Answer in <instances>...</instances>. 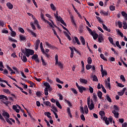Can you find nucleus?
Returning <instances> with one entry per match:
<instances>
[{
    "mask_svg": "<svg viewBox=\"0 0 127 127\" xmlns=\"http://www.w3.org/2000/svg\"><path fill=\"white\" fill-rule=\"evenodd\" d=\"M20 56V54H19V56L20 57L21 59H22L23 62H27V58H26V57L25 56H23L22 57V55H23V54L21 53Z\"/></svg>",
    "mask_w": 127,
    "mask_h": 127,
    "instance_id": "nucleus-11",
    "label": "nucleus"
},
{
    "mask_svg": "<svg viewBox=\"0 0 127 127\" xmlns=\"http://www.w3.org/2000/svg\"><path fill=\"white\" fill-rule=\"evenodd\" d=\"M84 110L85 114L87 115L88 114L89 110H88V106L87 105H85L84 107Z\"/></svg>",
    "mask_w": 127,
    "mask_h": 127,
    "instance_id": "nucleus-43",
    "label": "nucleus"
},
{
    "mask_svg": "<svg viewBox=\"0 0 127 127\" xmlns=\"http://www.w3.org/2000/svg\"><path fill=\"white\" fill-rule=\"evenodd\" d=\"M56 81L58 82V83H60V84H64V82L62 81H61L60 80V79L58 78H56Z\"/></svg>",
    "mask_w": 127,
    "mask_h": 127,
    "instance_id": "nucleus-59",
    "label": "nucleus"
},
{
    "mask_svg": "<svg viewBox=\"0 0 127 127\" xmlns=\"http://www.w3.org/2000/svg\"><path fill=\"white\" fill-rule=\"evenodd\" d=\"M41 18L43 20V21H45V22L47 20L45 19V18H44V14H43L42 12H41Z\"/></svg>",
    "mask_w": 127,
    "mask_h": 127,
    "instance_id": "nucleus-41",
    "label": "nucleus"
},
{
    "mask_svg": "<svg viewBox=\"0 0 127 127\" xmlns=\"http://www.w3.org/2000/svg\"><path fill=\"white\" fill-rule=\"evenodd\" d=\"M100 67H101V72L102 74V78H104L105 76H107V75H108V72L106 70H104V67H103V65L101 64Z\"/></svg>",
    "mask_w": 127,
    "mask_h": 127,
    "instance_id": "nucleus-3",
    "label": "nucleus"
},
{
    "mask_svg": "<svg viewBox=\"0 0 127 127\" xmlns=\"http://www.w3.org/2000/svg\"><path fill=\"white\" fill-rule=\"evenodd\" d=\"M8 40H9V41H11L12 42H17V41H16V40H15L11 37H9Z\"/></svg>",
    "mask_w": 127,
    "mask_h": 127,
    "instance_id": "nucleus-53",
    "label": "nucleus"
},
{
    "mask_svg": "<svg viewBox=\"0 0 127 127\" xmlns=\"http://www.w3.org/2000/svg\"><path fill=\"white\" fill-rule=\"evenodd\" d=\"M54 15H55V17L57 18L58 21H60V22H61V23H62V24L64 25V26H65V27L67 26V24H66V23L64 22V20H63V19H62V18H61L60 16H58V13H57V12L56 14H54Z\"/></svg>",
    "mask_w": 127,
    "mask_h": 127,
    "instance_id": "nucleus-2",
    "label": "nucleus"
},
{
    "mask_svg": "<svg viewBox=\"0 0 127 127\" xmlns=\"http://www.w3.org/2000/svg\"><path fill=\"white\" fill-rule=\"evenodd\" d=\"M108 40H109L110 43H111L112 45H115V44L114 43V39H113V38H112V37H109V38H108Z\"/></svg>",
    "mask_w": 127,
    "mask_h": 127,
    "instance_id": "nucleus-39",
    "label": "nucleus"
},
{
    "mask_svg": "<svg viewBox=\"0 0 127 127\" xmlns=\"http://www.w3.org/2000/svg\"><path fill=\"white\" fill-rule=\"evenodd\" d=\"M19 38L21 41H24V40H26V38L25 37V36H23V35H20Z\"/></svg>",
    "mask_w": 127,
    "mask_h": 127,
    "instance_id": "nucleus-34",
    "label": "nucleus"
},
{
    "mask_svg": "<svg viewBox=\"0 0 127 127\" xmlns=\"http://www.w3.org/2000/svg\"><path fill=\"white\" fill-rule=\"evenodd\" d=\"M3 91L4 93H5L6 94H10V91L8 89H4Z\"/></svg>",
    "mask_w": 127,
    "mask_h": 127,
    "instance_id": "nucleus-57",
    "label": "nucleus"
},
{
    "mask_svg": "<svg viewBox=\"0 0 127 127\" xmlns=\"http://www.w3.org/2000/svg\"><path fill=\"white\" fill-rule=\"evenodd\" d=\"M92 78H93V81L94 82H98L99 81V80L98 79V77L96 75H92Z\"/></svg>",
    "mask_w": 127,
    "mask_h": 127,
    "instance_id": "nucleus-31",
    "label": "nucleus"
},
{
    "mask_svg": "<svg viewBox=\"0 0 127 127\" xmlns=\"http://www.w3.org/2000/svg\"><path fill=\"white\" fill-rule=\"evenodd\" d=\"M50 6L52 10H55L56 9V7H55V6L54 5V4L51 3Z\"/></svg>",
    "mask_w": 127,
    "mask_h": 127,
    "instance_id": "nucleus-50",
    "label": "nucleus"
},
{
    "mask_svg": "<svg viewBox=\"0 0 127 127\" xmlns=\"http://www.w3.org/2000/svg\"><path fill=\"white\" fill-rule=\"evenodd\" d=\"M102 120L103 121H104L106 125H107V126H109V125H110V122H109V120H108L107 117H104Z\"/></svg>",
    "mask_w": 127,
    "mask_h": 127,
    "instance_id": "nucleus-27",
    "label": "nucleus"
},
{
    "mask_svg": "<svg viewBox=\"0 0 127 127\" xmlns=\"http://www.w3.org/2000/svg\"><path fill=\"white\" fill-rule=\"evenodd\" d=\"M87 106H88L89 110L90 111H92V110H93V109H94V103L93 102V100H91L90 101V102L89 103H87Z\"/></svg>",
    "mask_w": 127,
    "mask_h": 127,
    "instance_id": "nucleus-6",
    "label": "nucleus"
},
{
    "mask_svg": "<svg viewBox=\"0 0 127 127\" xmlns=\"http://www.w3.org/2000/svg\"><path fill=\"white\" fill-rule=\"evenodd\" d=\"M103 29L105 30H106V31H108V32H111V29L110 28H108V27L105 25V24L102 23V24Z\"/></svg>",
    "mask_w": 127,
    "mask_h": 127,
    "instance_id": "nucleus-19",
    "label": "nucleus"
},
{
    "mask_svg": "<svg viewBox=\"0 0 127 127\" xmlns=\"http://www.w3.org/2000/svg\"><path fill=\"white\" fill-rule=\"evenodd\" d=\"M80 111L81 114H85V111H84V107L81 106L80 107Z\"/></svg>",
    "mask_w": 127,
    "mask_h": 127,
    "instance_id": "nucleus-55",
    "label": "nucleus"
},
{
    "mask_svg": "<svg viewBox=\"0 0 127 127\" xmlns=\"http://www.w3.org/2000/svg\"><path fill=\"white\" fill-rule=\"evenodd\" d=\"M121 14L123 16H124V17L127 16V12H125V11H122L121 12Z\"/></svg>",
    "mask_w": 127,
    "mask_h": 127,
    "instance_id": "nucleus-64",
    "label": "nucleus"
},
{
    "mask_svg": "<svg viewBox=\"0 0 127 127\" xmlns=\"http://www.w3.org/2000/svg\"><path fill=\"white\" fill-rule=\"evenodd\" d=\"M92 58L91 57H88L87 59L88 64H92Z\"/></svg>",
    "mask_w": 127,
    "mask_h": 127,
    "instance_id": "nucleus-45",
    "label": "nucleus"
},
{
    "mask_svg": "<svg viewBox=\"0 0 127 127\" xmlns=\"http://www.w3.org/2000/svg\"><path fill=\"white\" fill-rule=\"evenodd\" d=\"M106 99L107 101L109 102V103H112V99L110 98L109 94L106 95Z\"/></svg>",
    "mask_w": 127,
    "mask_h": 127,
    "instance_id": "nucleus-48",
    "label": "nucleus"
},
{
    "mask_svg": "<svg viewBox=\"0 0 127 127\" xmlns=\"http://www.w3.org/2000/svg\"><path fill=\"white\" fill-rule=\"evenodd\" d=\"M74 39L77 45H81V43L80 42V41H79V39H78L77 37H74Z\"/></svg>",
    "mask_w": 127,
    "mask_h": 127,
    "instance_id": "nucleus-35",
    "label": "nucleus"
},
{
    "mask_svg": "<svg viewBox=\"0 0 127 127\" xmlns=\"http://www.w3.org/2000/svg\"><path fill=\"white\" fill-rule=\"evenodd\" d=\"M93 98L94 102H97V99H98V97H97L96 93H93Z\"/></svg>",
    "mask_w": 127,
    "mask_h": 127,
    "instance_id": "nucleus-42",
    "label": "nucleus"
},
{
    "mask_svg": "<svg viewBox=\"0 0 127 127\" xmlns=\"http://www.w3.org/2000/svg\"><path fill=\"white\" fill-rule=\"evenodd\" d=\"M45 116H47V117L50 119V120H52V117H51V113L49 112H46L44 113Z\"/></svg>",
    "mask_w": 127,
    "mask_h": 127,
    "instance_id": "nucleus-17",
    "label": "nucleus"
},
{
    "mask_svg": "<svg viewBox=\"0 0 127 127\" xmlns=\"http://www.w3.org/2000/svg\"><path fill=\"white\" fill-rule=\"evenodd\" d=\"M27 31L28 32H29V33H30L32 36L34 37H36V33L32 31V30L30 29H27Z\"/></svg>",
    "mask_w": 127,
    "mask_h": 127,
    "instance_id": "nucleus-18",
    "label": "nucleus"
},
{
    "mask_svg": "<svg viewBox=\"0 0 127 127\" xmlns=\"http://www.w3.org/2000/svg\"><path fill=\"white\" fill-rule=\"evenodd\" d=\"M56 104L59 109H62V106H61V104H60V103H59V101L58 100L56 101Z\"/></svg>",
    "mask_w": 127,
    "mask_h": 127,
    "instance_id": "nucleus-33",
    "label": "nucleus"
},
{
    "mask_svg": "<svg viewBox=\"0 0 127 127\" xmlns=\"http://www.w3.org/2000/svg\"><path fill=\"white\" fill-rule=\"evenodd\" d=\"M56 64H58L60 68H61V69H62V68H63V65L62 64L61 62H58V63H56Z\"/></svg>",
    "mask_w": 127,
    "mask_h": 127,
    "instance_id": "nucleus-61",
    "label": "nucleus"
},
{
    "mask_svg": "<svg viewBox=\"0 0 127 127\" xmlns=\"http://www.w3.org/2000/svg\"><path fill=\"white\" fill-rule=\"evenodd\" d=\"M19 31L20 32H21V33H24V30L23 29V28H21V27H19L18 28Z\"/></svg>",
    "mask_w": 127,
    "mask_h": 127,
    "instance_id": "nucleus-56",
    "label": "nucleus"
},
{
    "mask_svg": "<svg viewBox=\"0 0 127 127\" xmlns=\"http://www.w3.org/2000/svg\"><path fill=\"white\" fill-rule=\"evenodd\" d=\"M105 85L106 86V88H108L109 90H111V80L110 79V77H108L107 78V80H105Z\"/></svg>",
    "mask_w": 127,
    "mask_h": 127,
    "instance_id": "nucleus-4",
    "label": "nucleus"
},
{
    "mask_svg": "<svg viewBox=\"0 0 127 127\" xmlns=\"http://www.w3.org/2000/svg\"><path fill=\"white\" fill-rule=\"evenodd\" d=\"M112 113L114 114L115 117L116 119H119V112H118V111H116V110H113L112 111Z\"/></svg>",
    "mask_w": 127,
    "mask_h": 127,
    "instance_id": "nucleus-22",
    "label": "nucleus"
},
{
    "mask_svg": "<svg viewBox=\"0 0 127 127\" xmlns=\"http://www.w3.org/2000/svg\"><path fill=\"white\" fill-rule=\"evenodd\" d=\"M2 116L4 117V118H5V119H9V117H10L9 114H8V113L4 111H2Z\"/></svg>",
    "mask_w": 127,
    "mask_h": 127,
    "instance_id": "nucleus-9",
    "label": "nucleus"
},
{
    "mask_svg": "<svg viewBox=\"0 0 127 127\" xmlns=\"http://www.w3.org/2000/svg\"><path fill=\"white\" fill-rule=\"evenodd\" d=\"M100 13L101 14H103V15H108V12H106V11H104L103 10H101L100 11Z\"/></svg>",
    "mask_w": 127,
    "mask_h": 127,
    "instance_id": "nucleus-52",
    "label": "nucleus"
},
{
    "mask_svg": "<svg viewBox=\"0 0 127 127\" xmlns=\"http://www.w3.org/2000/svg\"><path fill=\"white\" fill-rule=\"evenodd\" d=\"M90 35H92V36L93 37L94 40H96V39H97L99 36L98 34H97L95 31H93V32H91V34Z\"/></svg>",
    "mask_w": 127,
    "mask_h": 127,
    "instance_id": "nucleus-12",
    "label": "nucleus"
},
{
    "mask_svg": "<svg viewBox=\"0 0 127 127\" xmlns=\"http://www.w3.org/2000/svg\"><path fill=\"white\" fill-rule=\"evenodd\" d=\"M118 25L119 28H122V27H123V23H122V22H121V21H118Z\"/></svg>",
    "mask_w": 127,
    "mask_h": 127,
    "instance_id": "nucleus-49",
    "label": "nucleus"
},
{
    "mask_svg": "<svg viewBox=\"0 0 127 127\" xmlns=\"http://www.w3.org/2000/svg\"><path fill=\"white\" fill-rule=\"evenodd\" d=\"M6 6L9 8V9H12L13 8V5L11 3L8 2L6 3Z\"/></svg>",
    "mask_w": 127,
    "mask_h": 127,
    "instance_id": "nucleus-20",
    "label": "nucleus"
},
{
    "mask_svg": "<svg viewBox=\"0 0 127 127\" xmlns=\"http://www.w3.org/2000/svg\"><path fill=\"white\" fill-rule=\"evenodd\" d=\"M110 10L114 11L115 9H116V7L114 5H111L110 6Z\"/></svg>",
    "mask_w": 127,
    "mask_h": 127,
    "instance_id": "nucleus-63",
    "label": "nucleus"
},
{
    "mask_svg": "<svg viewBox=\"0 0 127 127\" xmlns=\"http://www.w3.org/2000/svg\"><path fill=\"white\" fill-rule=\"evenodd\" d=\"M99 115H100V116H101V119H103L105 117V111H100Z\"/></svg>",
    "mask_w": 127,
    "mask_h": 127,
    "instance_id": "nucleus-26",
    "label": "nucleus"
},
{
    "mask_svg": "<svg viewBox=\"0 0 127 127\" xmlns=\"http://www.w3.org/2000/svg\"><path fill=\"white\" fill-rule=\"evenodd\" d=\"M64 102H65V103L67 104L68 107H72V104L71 103V102H70L69 101V100H68L67 99H65Z\"/></svg>",
    "mask_w": 127,
    "mask_h": 127,
    "instance_id": "nucleus-37",
    "label": "nucleus"
},
{
    "mask_svg": "<svg viewBox=\"0 0 127 127\" xmlns=\"http://www.w3.org/2000/svg\"><path fill=\"white\" fill-rule=\"evenodd\" d=\"M86 68L87 70H90V69H91V68H92V65L87 64L86 65Z\"/></svg>",
    "mask_w": 127,
    "mask_h": 127,
    "instance_id": "nucleus-62",
    "label": "nucleus"
},
{
    "mask_svg": "<svg viewBox=\"0 0 127 127\" xmlns=\"http://www.w3.org/2000/svg\"><path fill=\"white\" fill-rule=\"evenodd\" d=\"M120 79L121 80H122L123 82H126V78H125L124 75H121L120 76Z\"/></svg>",
    "mask_w": 127,
    "mask_h": 127,
    "instance_id": "nucleus-58",
    "label": "nucleus"
},
{
    "mask_svg": "<svg viewBox=\"0 0 127 127\" xmlns=\"http://www.w3.org/2000/svg\"><path fill=\"white\" fill-rule=\"evenodd\" d=\"M124 29H127V22L123 21V26Z\"/></svg>",
    "mask_w": 127,
    "mask_h": 127,
    "instance_id": "nucleus-47",
    "label": "nucleus"
},
{
    "mask_svg": "<svg viewBox=\"0 0 127 127\" xmlns=\"http://www.w3.org/2000/svg\"><path fill=\"white\" fill-rule=\"evenodd\" d=\"M31 58L33 60H34L35 62L39 63L40 61H39V58H38V55L35 54L32 56Z\"/></svg>",
    "mask_w": 127,
    "mask_h": 127,
    "instance_id": "nucleus-5",
    "label": "nucleus"
},
{
    "mask_svg": "<svg viewBox=\"0 0 127 127\" xmlns=\"http://www.w3.org/2000/svg\"><path fill=\"white\" fill-rule=\"evenodd\" d=\"M97 96L99 99H102V97L103 96V93L101 92V91L99 90L97 92Z\"/></svg>",
    "mask_w": 127,
    "mask_h": 127,
    "instance_id": "nucleus-32",
    "label": "nucleus"
},
{
    "mask_svg": "<svg viewBox=\"0 0 127 127\" xmlns=\"http://www.w3.org/2000/svg\"><path fill=\"white\" fill-rule=\"evenodd\" d=\"M44 105H46L47 107H51V103L49 101H44Z\"/></svg>",
    "mask_w": 127,
    "mask_h": 127,
    "instance_id": "nucleus-36",
    "label": "nucleus"
},
{
    "mask_svg": "<svg viewBox=\"0 0 127 127\" xmlns=\"http://www.w3.org/2000/svg\"><path fill=\"white\" fill-rule=\"evenodd\" d=\"M126 90H127V88H124L122 91L117 92L118 95L119 96H123V95L125 94V92H126Z\"/></svg>",
    "mask_w": 127,
    "mask_h": 127,
    "instance_id": "nucleus-14",
    "label": "nucleus"
},
{
    "mask_svg": "<svg viewBox=\"0 0 127 127\" xmlns=\"http://www.w3.org/2000/svg\"><path fill=\"white\" fill-rule=\"evenodd\" d=\"M67 113L68 116H69V117L72 118V114H71V111L70 110V108L69 107L67 108Z\"/></svg>",
    "mask_w": 127,
    "mask_h": 127,
    "instance_id": "nucleus-30",
    "label": "nucleus"
},
{
    "mask_svg": "<svg viewBox=\"0 0 127 127\" xmlns=\"http://www.w3.org/2000/svg\"><path fill=\"white\" fill-rule=\"evenodd\" d=\"M44 85L46 87L45 89H46V90H49V91H52V88L50 87V84H49L48 82H45Z\"/></svg>",
    "mask_w": 127,
    "mask_h": 127,
    "instance_id": "nucleus-8",
    "label": "nucleus"
},
{
    "mask_svg": "<svg viewBox=\"0 0 127 127\" xmlns=\"http://www.w3.org/2000/svg\"><path fill=\"white\" fill-rule=\"evenodd\" d=\"M46 45L49 47V48H50L51 49L54 50L55 49V47L54 46H52L51 44H50L48 42H45Z\"/></svg>",
    "mask_w": 127,
    "mask_h": 127,
    "instance_id": "nucleus-16",
    "label": "nucleus"
},
{
    "mask_svg": "<svg viewBox=\"0 0 127 127\" xmlns=\"http://www.w3.org/2000/svg\"><path fill=\"white\" fill-rule=\"evenodd\" d=\"M79 40H80V42H81L82 45H85L86 40H85V38H84V37L80 36L79 37Z\"/></svg>",
    "mask_w": 127,
    "mask_h": 127,
    "instance_id": "nucleus-13",
    "label": "nucleus"
},
{
    "mask_svg": "<svg viewBox=\"0 0 127 127\" xmlns=\"http://www.w3.org/2000/svg\"><path fill=\"white\" fill-rule=\"evenodd\" d=\"M24 54L26 55L27 57H29L30 55H33V54H34V51L29 49H26L25 51L24 52Z\"/></svg>",
    "mask_w": 127,
    "mask_h": 127,
    "instance_id": "nucleus-1",
    "label": "nucleus"
},
{
    "mask_svg": "<svg viewBox=\"0 0 127 127\" xmlns=\"http://www.w3.org/2000/svg\"><path fill=\"white\" fill-rule=\"evenodd\" d=\"M11 31V36H12V37H15V36H16V32H14V31L13 30Z\"/></svg>",
    "mask_w": 127,
    "mask_h": 127,
    "instance_id": "nucleus-44",
    "label": "nucleus"
},
{
    "mask_svg": "<svg viewBox=\"0 0 127 127\" xmlns=\"http://www.w3.org/2000/svg\"><path fill=\"white\" fill-rule=\"evenodd\" d=\"M41 60L42 61L43 66H46L47 65V63L45 61H44L42 56L41 57Z\"/></svg>",
    "mask_w": 127,
    "mask_h": 127,
    "instance_id": "nucleus-29",
    "label": "nucleus"
},
{
    "mask_svg": "<svg viewBox=\"0 0 127 127\" xmlns=\"http://www.w3.org/2000/svg\"><path fill=\"white\" fill-rule=\"evenodd\" d=\"M116 45L119 49H122V47L121 46V45H120V42H119V41H116Z\"/></svg>",
    "mask_w": 127,
    "mask_h": 127,
    "instance_id": "nucleus-40",
    "label": "nucleus"
},
{
    "mask_svg": "<svg viewBox=\"0 0 127 127\" xmlns=\"http://www.w3.org/2000/svg\"><path fill=\"white\" fill-rule=\"evenodd\" d=\"M70 20H71V22L72 23V25H73V26L75 28H77V27H78V26L77 25L76 22H75V20H74V17L73 16H70Z\"/></svg>",
    "mask_w": 127,
    "mask_h": 127,
    "instance_id": "nucleus-7",
    "label": "nucleus"
},
{
    "mask_svg": "<svg viewBox=\"0 0 127 127\" xmlns=\"http://www.w3.org/2000/svg\"><path fill=\"white\" fill-rule=\"evenodd\" d=\"M30 25L32 29H33L34 30H35V29H36V27H35V25H34V24L32 22H31Z\"/></svg>",
    "mask_w": 127,
    "mask_h": 127,
    "instance_id": "nucleus-51",
    "label": "nucleus"
},
{
    "mask_svg": "<svg viewBox=\"0 0 127 127\" xmlns=\"http://www.w3.org/2000/svg\"><path fill=\"white\" fill-rule=\"evenodd\" d=\"M78 31L79 32V33H82L83 31H84V27L83 26V25H80L79 26Z\"/></svg>",
    "mask_w": 127,
    "mask_h": 127,
    "instance_id": "nucleus-28",
    "label": "nucleus"
},
{
    "mask_svg": "<svg viewBox=\"0 0 127 127\" xmlns=\"http://www.w3.org/2000/svg\"><path fill=\"white\" fill-rule=\"evenodd\" d=\"M78 91L80 93H83V91H86V89L83 86H80L78 88Z\"/></svg>",
    "mask_w": 127,
    "mask_h": 127,
    "instance_id": "nucleus-21",
    "label": "nucleus"
},
{
    "mask_svg": "<svg viewBox=\"0 0 127 127\" xmlns=\"http://www.w3.org/2000/svg\"><path fill=\"white\" fill-rule=\"evenodd\" d=\"M50 21H51L52 23L47 20L45 22H47L48 24H49V25H50L51 27H53V25H55L54 22H53V21H52V20H50Z\"/></svg>",
    "mask_w": 127,
    "mask_h": 127,
    "instance_id": "nucleus-24",
    "label": "nucleus"
},
{
    "mask_svg": "<svg viewBox=\"0 0 127 127\" xmlns=\"http://www.w3.org/2000/svg\"><path fill=\"white\" fill-rule=\"evenodd\" d=\"M79 81L80 83H82L83 84H87L88 83V80L87 79H84V78H80Z\"/></svg>",
    "mask_w": 127,
    "mask_h": 127,
    "instance_id": "nucleus-25",
    "label": "nucleus"
},
{
    "mask_svg": "<svg viewBox=\"0 0 127 127\" xmlns=\"http://www.w3.org/2000/svg\"><path fill=\"white\" fill-rule=\"evenodd\" d=\"M98 42H99V43H102V42H103L104 41V35H100L98 36Z\"/></svg>",
    "mask_w": 127,
    "mask_h": 127,
    "instance_id": "nucleus-15",
    "label": "nucleus"
},
{
    "mask_svg": "<svg viewBox=\"0 0 127 127\" xmlns=\"http://www.w3.org/2000/svg\"><path fill=\"white\" fill-rule=\"evenodd\" d=\"M71 90L72 92H73V93H74L75 95H77V94H78V92H77V90H76V89H75V88H72L71 89Z\"/></svg>",
    "mask_w": 127,
    "mask_h": 127,
    "instance_id": "nucleus-60",
    "label": "nucleus"
},
{
    "mask_svg": "<svg viewBox=\"0 0 127 127\" xmlns=\"http://www.w3.org/2000/svg\"><path fill=\"white\" fill-rule=\"evenodd\" d=\"M0 99L3 100V101H7V100H8V98H7V97L3 95H0Z\"/></svg>",
    "mask_w": 127,
    "mask_h": 127,
    "instance_id": "nucleus-23",
    "label": "nucleus"
},
{
    "mask_svg": "<svg viewBox=\"0 0 127 127\" xmlns=\"http://www.w3.org/2000/svg\"><path fill=\"white\" fill-rule=\"evenodd\" d=\"M66 37H67V38L68 39V40L70 41L71 40V37H70V35H69V34H68V33H67L66 32H64Z\"/></svg>",
    "mask_w": 127,
    "mask_h": 127,
    "instance_id": "nucleus-38",
    "label": "nucleus"
},
{
    "mask_svg": "<svg viewBox=\"0 0 127 127\" xmlns=\"http://www.w3.org/2000/svg\"><path fill=\"white\" fill-rule=\"evenodd\" d=\"M100 57L102 59L104 60V61H108V60L106 59V58H105V56L104 55V54H100Z\"/></svg>",
    "mask_w": 127,
    "mask_h": 127,
    "instance_id": "nucleus-46",
    "label": "nucleus"
},
{
    "mask_svg": "<svg viewBox=\"0 0 127 127\" xmlns=\"http://www.w3.org/2000/svg\"><path fill=\"white\" fill-rule=\"evenodd\" d=\"M21 80H22L23 81H24L25 82H27V83H28L29 84H30V87H31V88L33 87V85H34V83H33V82L29 81L27 79H25L24 78H21Z\"/></svg>",
    "mask_w": 127,
    "mask_h": 127,
    "instance_id": "nucleus-10",
    "label": "nucleus"
},
{
    "mask_svg": "<svg viewBox=\"0 0 127 127\" xmlns=\"http://www.w3.org/2000/svg\"><path fill=\"white\" fill-rule=\"evenodd\" d=\"M58 97H59V99L61 101H62L63 100V95L61 93H58Z\"/></svg>",
    "mask_w": 127,
    "mask_h": 127,
    "instance_id": "nucleus-54",
    "label": "nucleus"
}]
</instances>
